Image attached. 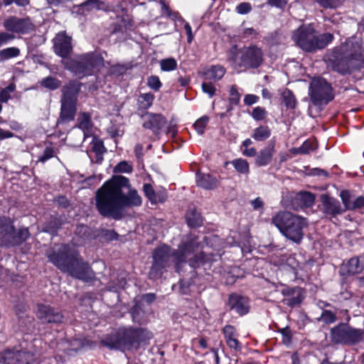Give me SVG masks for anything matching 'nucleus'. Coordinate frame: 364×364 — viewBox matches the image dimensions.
<instances>
[{
    "label": "nucleus",
    "instance_id": "f257e3e1",
    "mask_svg": "<svg viewBox=\"0 0 364 364\" xmlns=\"http://www.w3.org/2000/svg\"><path fill=\"white\" fill-rule=\"evenodd\" d=\"M129 186V179L122 176L105 183L96 193V206L100 214L120 219L125 207L141 205V198L135 189H130L127 196L122 193V188Z\"/></svg>",
    "mask_w": 364,
    "mask_h": 364
},
{
    "label": "nucleus",
    "instance_id": "f03ea898",
    "mask_svg": "<svg viewBox=\"0 0 364 364\" xmlns=\"http://www.w3.org/2000/svg\"><path fill=\"white\" fill-rule=\"evenodd\" d=\"M199 243L196 241V237L190 235L186 241L183 242L178 247L177 252L172 251L167 245H161L157 248L154 254V262L149 272L151 279H156L161 275V269L169 265L171 258L176 263L177 271H178L181 263L188 261L191 267H198L203 259V256L194 255V258L191 256L193 254L195 250L198 247Z\"/></svg>",
    "mask_w": 364,
    "mask_h": 364
},
{
    "label": "nucleus",
    "instance_id": "7ed1b4c3",
    "mask_svg": "<svg viewBox=\"0 0 364 364\" xmlns=\"http://www.w3.org/2000/svg\"><path fill=\"white\" fill-rule=\"evenodd\" d=\"M328 60L333 69L341 73L360 68L364 64L360 39L357 37L349 38L345 44L333 50Z\"/></svg>",
    "mask_w": 364,
    "mask_h": 364
},
{
    "label": "nucleus",
    "instance_id": "20e7f679",
    "mask_svg": "<svg viewBox=\"0 0 364 364\" xmlns=\"http://www.w3.org/2000/svg\"><path fill=\"white\" fill-rule=\"evenodd\" d=\"M49 260L58 269L68 272L77 279L88 281L94 277L90 266L79 259L74 253L70 252L67 245H58L54 247L53 253L48 255Z\"/></svg>",
    "mask_w": 364,
    "mask_h": 364
},
{
    "label": "nucleus",
    "instance_id": "39448f33",
    "mask_svg": "<svg viewBox=\"0 0 364 364\" xmlns=\"http://www.w3.org/2000/svg\"><path fill=\"white\" fill-rule=\"evenodd\" d=\"M151 338V333L144 328H121L117 334L102 341V343L110 349L122 351L138 349Z\"/></svg>",
    "mask_w": 364,
    "mask_h": 364
},
{
    "label": "nucleus",
    "instance_id": "423d86ee",
    "mask_svg": "<svg viewBox=\"0 0 364 364\" xmlns=\"http://www.w3.org/2000/svg\"><path fill=\"white\" fill-rule=\"evenodd\" d=\"M272 223L287 239L299 244L303 237V229L307 225L305 218L289 211H279L272 218Z\"/></svg>",
    "mask_w": 364,
    "mask_h": 364
},
{
    "label": "nucleus",
    "instance_id": "0eeeda50",
    "mask_svg": "<svg viewBox=\"0 0 364 364\" xmlns=\"http://www.w3.org/2000/svg\"><path fill=\"white\" fill-rule=\"evenodd\" d=\"M65 68L75 75L82 77L91 75L103 65L102 57L96 53H87L77 56L75 59L63 60Z\"/></svg>",
    "mask_w": 364,
    "mask_h": 364
},
{
    "label": "nucleus",
    "instance_id": "6e6552de",
    "mask_svg": "<svg viewBox=\"0 0 364 364\" xmlns=\"http://www.w3.org/2000/svg\"><path fill=\"white\" fill-rule=\"evenodd\" d=\"M229 55V63L235 68L242 66L247 68H257L262 61V53L259 48L250 47L243 50L233 48Z\"/></svg>",
    "mask_w": 364,
    "mask_h": 364
},
{
    "label": "nucleus",
    "instance_id": "1a4fd4ad",
    "mask_svg": "<svg viewBox=\"0 0 364 364\" xmlns=\"http://www.w3.org/2000/svg\"><path fill=\"white\" fill-rule=\"evenodd\" d=\"M309 95L314 105L327 104L333 100L332 88L329 83L323 78H314L309 87Z\"/></svg>",
    "mask_w": 364,
    "mask_h": 364
},
{
    "label": "nucleus",
    "instance_id": "9d476101",
    "mask_svg": "<svg viewBox=\"0 0 364 364\" xmlns=\"http://www.w3.org/2000/svg\"><path fill=\"white\" fill-rule=\"evenodd\" d=\"M295 43L302 50L311 52L316 50V33L311 24L302 25L292 35Z\"/></svg>",
    "mask_w": 364,
    "mask_h": 364
},
{
    "label": "nucleus",
    "instance_id": "9b49d317",
    "mask_svg": "<svg viewBox=\"0 0 364 364\" xmlns=\"http://www.w3.org/2000/svg\"><path fill=\"white\" fill-rule=\"evenodd\" d=\"M331 337L337 343L350 344L358 343L363 338L361 330L354 329L346 324H341L331 330Z\"/></svg>",
    "mask_w": 364,
    "mask_h": 364
},
{
    "label": "nucleus",
    "instance_id": "f8f14e48",
    "mask_svg": "<svg viewBox=\"0 0 364 364\" xmlns=\"http://www.w3.org/2000/svg\"><path fill=\"white\" fill-rule=\"evenodd\" d=\"M77 90L69 87L63 88V97L61 100L60 117L62 120L73 119L75 109Z\"/></svg>",
    "mask_w": 364,
    "mask_h": 364
},
{
    "label": "nucleus",
    "instance_id": "ddd939ff",
    "mask_svg": "<svg viewBox=\"0 0 364 364\" xmlns=\"http://www.w3.org/2000/svg\"><path fill=\"white\" fill-rule=\"evenodd\" d=\"M53 48L58 55L66 58L73 50L71 37L64 31L59 32L53 39Z\"/></svg>",
    "mask_w": 364,
    "mask_h": 364
},
{
    "label": "nucleus",
    "instance_id": "4468645a",
    "mask_svg": "<svg viewBox=\"0 0 364 364\" xmlns=\"http://www.w3.org/2000/svg\"><path fill=\"white\" fill-rule=\"evenodd\" d=\"M4 26L9 31L20 33H26L33 28L29 18H18L14 16L6 19Z\"/></svg>",
    "mask_w": 364,
    "mask_h": 364
},
{
    "label": "nucleus",
    "instance_id": "2eb2a0df",
    "mask_svg": "<svg viewBox=\"0 0 364 364\" xmlns=\"http://www.w3.org/2000/svg\"><path fill=\"white\" fill-rule=\"evenodd\" d=\"M37 316L43 323H61L63 315L56 309L44 304L38 305Z\"/></svg>",
    "mask_w": 364,
    "mask_h": 364
},
{
    "label": "nucleus",
    "instance_id": "dca6fc26",
    "mask_svg": "<svg viewBox=\"0 0 364 364\" xmlns=\"http://www.w3.org/2000/svg\"><path fill=\"white\" fill-rule=\"evenodd\" d=\"M229 307L238 315L242 316L249 312V301L246 297L241 295L232 294L229 297Z\"/></svg>",
    "mask_w": 364,
    "mask_h": 364
},
{
    "label": "nucleus",
    "instance_id": "f3484780",
    "mask_svg": "<svg viewBox=\"0 0 364 364\" xmlns=\"http://www.w3.org/2000/svg\"><path fill=\"white\" fill-rule=\"evenodd\" d=\"M31 357L30 353L24 351L6 350L0 355V362L4 364H28V361L21 360V358Z\"/></svg>",
    "mask_w": 364,
    "mask_h": 364
},
{
    "label": "nucleus",
    "instance_id": "a211bd4d",
    "mask_svg": "<svg viewBox=\"0 0 364 364\" xmlns=\"http://www.w3.org/2000/svg\"><path fill=\"white\" fill-rule=\"evenodd\" d=\"M275 143L270 141L269 143L261 149L255 159V164L258 166H265L270 164L275 151Z\"/></svg>",
    "mask_w": 364,
    "mask_h": 364
},
{
    "label": "nucleus",
    "instance_id": "6ab92c4d",
    "mask_svg": "<svg viewBox=\"0 0 364 364\" xmlns=\"http://www.w3.org/2000/svg\"><path fill=\"white\" fill-rule=\"evenodd\" d=\"M165 118L161 114L149 113L144 117V127L156 132L164 127Z\"/></svg>",
    "mask_w": 364,
    "mask_h": 364
},
{
    "label": "nucleus",
    "instance_id": "aec40b11",
    "mask_svg": "<svg viewBox=\"0 0 364 364\" xmlns=\"http://www.w3.org/2000/svg\"><path fill=\"white\" fill-rule=\"evenodd\" d=\"M363 268V261L358 257H353L341 266V272L343 275H354L361 272Z\"/></svg>",
    "mask_w": 364,
    "mask_h": 364
},
{
    "label": "nucleus",
    "instance_id": "412c9836",
    "mask_svg": "<svg viewBox=\"0 0 364 364\" xmlns=\"http://www.w3.org/2000/svg\"><path fill=\"white\" fill-rule=\"evenodd\" d=\"M321 202L323 210L326 213L336 215L339 214L343 211L339 201L333 198L329 197L327 195L321 196Z\"/></svg>",
    "mask_w": 364,
    "mask_h": 364
},
{
    "label": "nucleus",
    "instance_id": "4be33fe9",
    "mask_svg": "<svg viewBox=\"0 0 364 364\" xmlns=\"http://www.w3.org/2000/svg\"><path fill=\"white\" fill-rule=\"evenodd\" d=\"M14 233V228L11 220L6 217L0 218V239L9 242Z\"/></svg>",
    "mask_w": 364,
    "mask_h": 364
},
{
    "label": "nucleus",
    "instance_id": "5701e85b",
    "mask_svg": "<svg viewBox=\"0 0 364 364\" xmlns=\"http://www.w3.org/2000/svg\"><path fill=\"white\" fill-rule=\"evenodd\" d=\"M197 185L205 189H213L218 185V180L208 173H198L196 176Z\"/></svg>",
    "mask_w": 364,
    "mask_h": 364
},
{
    "label": "nucleus",
    "instance_id": "b1692460",
    "mask_svg": "<svg viewBox=\"0 0 364 364\" xmlns=\"http://www.w3.org/2000/svg\"><path fill=\"white\" fill-rule=\"evenodd\" d=\"M78 127L83 132L84 139L91 135L92 124L90 120V114L86 113H82L79 115Z\"/></svg>",
    "mask_w": 364,
    "mask_h": 364
},
{
    "label": "nucleus",
    "instance_id": "393cba45",
    "mask_svg": "<svg viewBox=\"0 0 364 364\" xmlns=\"http://www.w3.org/2000/svg\"><path fill=\"white\" fill-rule=\"evenodd\" d=\"M271 135L270 129L265 126H260L255 129L252 134V137L258 141H262L267 139Z\"/></svg>",
    "mask_w": 364,
    "mask_h": 364
},
{
    "label": "nucleus",
    "instance_id": "a878e982",
    "mask_svg": "<svg viewBox=\"0 0 364 364\" xmlns=\"http://www.w3.org/2000/svg\"><path fill=\"white\" fill-rule=\"evenodd\" d=\"M236 171L240 174L247 175L250 173V166L247 160L240 158L231 161Z\"/></svg>",
    "mask_w": 364,
    "mask_h": 364
},
{
    "label": "nucleus",
    "instance_id": "bb28decb",
    "mask_svg": "<svg viewBox=\"0 0 364 364\" xmlns=\"http://www.w3.org/2000/svg\"><path fill=\"white\" fill-rule=\"evenodd\" d=\"M225 73V69L220 65L212 66L205 73L207 79L220 80Z\"/></svg>",
    "mask_w": 364,
    "mask_h": 364
},
{
    "label": "nucleus",
    "instance_id": "cd10ccee",
    "mask_svg": "<svg viewBox=\"0 0 364 364\" xmlns=\"http://www.w3.org/2000/svg\"><path fill=\"white\" fill-rule=\"evenodd\" d=\"M91 150L95 153L97 161L100 162L102 160V155L105 151L102 141L96 137H92L91 142Z\"/></svg>",
    "mask_w": 364,
    "mask_h": 364
},
{
    "label": "nucleus",
    "instance_id": "c85d7f7f",
    "mask_svg": "<svg viewBox=\"0 0 364 364\" xmlns=\"http://www.w3.org/2000/svg\"><path fill=\"white\" fill-rule=\"evenodd\" d=\"M154 99V95L151 92L141 94L137 100L139 107L143 109H148L151 106Z\"/></svg>",
    "mask_w": 364,
    "mask_h": 364
},
{
    "label": "nucleus",
    "instance_id": "c756f323",
    "mask_svg": "<svg viewBox=\"0 0 364 364\" xmlns=\"http://www.w3.org/2000/svg\"><path fill=\"white\" fill-rule=\"evenodd\" d=\"M20 54V50L16 47H10L0 50V61H4L12 58L17 57Z\"/></svg>",
    "mask_w": 364,
    "mask_h": 364
},
{
    "label": "nucleus",
    "instance_id": "7c9ffc66",
    "mask_svg": "<svg viewBox=\"0 0 364 364\" xmlns=\"http://www.w3.org/2000/svg\"><path fill=\"white\" fill-rule=\"evenodd\" d=\"M186 220L189 226L195 228L202 224L200 215L196 211H188L186 214Z\"/></svg>",
    "mask_w": 364,
    "mask_h": 364
},
{
    "label": "nucleus",
    "instance_id": "2f4dec72",
    "mask_svg": "<svg viewBox=\"0 0 364 364\" xmlns=\"http://www.w3.org/2000/svg\"><path fill=\"white\" fill-rule=\"evenodd\" d=\"M333 36L331 33H323L322 35L316 34V49H321L326 47L329 43L332 41Z\"/></svg>",
    "mask_w": 364,
    "mask_h": 364
},
{
    "label": "nucleus",
    "instance_id": "473e14b6",
    "mask_svg": "<svg viewBox=\"0 0 364 364\" xmlns=\"http://www.w3.org/2000/svg\"><path fill=\"white\" fill-rule=\"evenodd\" d=\"M282 97L287 107L294 109L296 105V98L289 90H286L282 93Z\"/></svg>",
    "mask_w": 364,
    "mask_h": 364
},
{
    "label": "nucleus",
    "instance_id": "72a5a7b5",
    "mask_svg": "<svg viewBox=\"0 0 364 364\" xmlns=\"http://www.w3.org/2000/svg\"><path fill=\"white\" fill-rule=\"evenodd\" d=\"M143 190L146 196L149 199L152 203H156L161 201L158 196L155 193L153 187L149 183H145L143 186Z\"/></svg>",
    "mask_w": 364,
    "mask_h": 364
},
{
    "label": "nucleus",
    "instance_id": "f704fd0d",
    "mask_svg": "<svg viewBox=\"0 0 364 364\" xmlns=\"http://www.w3.org/2000/svg\"><path fill=\"white\" fill-rule=\"evenodd\" d=\"M318 4L324 9H336L341 6L344 0H316Z\"/></svg>",
    "mask_w": 364,
    "mask_h": 364
},
{
    "label": "nucleus",
    "instance_id": "c9c22d12",
    "mask_svg": "<svg viewBox=\"0 0 364 364\" xmlns=\"http://www.w3.org/2000/svg\"><path fill=\"white\" fill-rule=\"evenodd\" d=\"M41 84L42 86L48 89L55 90L60 87V82L57 78L48 77L42 80Z\"/></svg>",
    "mask_w": 364,
    "mask_h": 364
},
{
    "label": "nucleus",
    "instance_id": "e433bc0d",
    "mask_svg": "<svg viewBox=\"0 0 364 364\" xmlns=\"http://www.w3.org/2000/svg\"><path fill=\"white\" fill-rule=\"evenodd\" d=\"M208 122V117L203 116L195 122L194 128L198 134L202 135L204 133Z\"/></svg>",
    "mask_w": 364,
    "mask_h": 364
},
{
    "label": "nucleus",
    "instance_id": "4c0bfd02",
    "mask_svg": "<svg viewBox=\"0 0 364 364\" xmlns=\"http://www.w3.org/2000/svg\"><path fill=\"white\" fill-rule=\"evenodd\" d=\"M299 199L304 206L309 207L314 204L315 197L314 194L309 192H304L299 193Z\"/></svg>",
    "mask_w": 364,
    "mask_h": 364
},
{
    "label": "nucleus",
    "instance_id": "58836bf2",
    "mask_svg": "<svg viewBox=\"0 0 364 364\" xmlns=\"http://www.w3.org/2000/svg\"><path fill=\"white\" fill-rule=\"evenodd\" d=\"M160 66L163 71H171L176 68L177 62L173 58H166L161 60Z\"/></svg>",
    "mask_w": 364,
    "mask_h": 364
},
{
    "label": "nucleus",
    "instance_id": "ea45409f",
    "mask_svg": "<svg viewBox=\"0 0 364 364\" xmlns=\"http://www.w3.org/2000/svg\"><path fill=\"white\" fill-rule=\"evenodd\" d=\"M89 341L80 338H75L70 341V347L71 350H78L85 346H88Z\"/></svg>",
    "mask_w": 364,
    "mask_h": 364
},
{
    "label": "nucleus",
    "instance_id": "a19ab883",
    "mask_svg": "<svg viewBox=\"0 0 364 364\" xmlns=\"http://www.w3.org/2000/svg\"><path fill=\"white\" fill-rule=\"evenodd\" d=\"M29 237V232L27 228H22L19 230L18 232V236L16 238L14 237V234L13 235V237H11L10 242L14 244H18L25 241Z\"/></svg>",
    "mask_w": 364,
    "mask_h": 364
},
{
    "label": "nucleus",
    "instance_id": "79ce46f5",
    "mask_svg": "<svg viewBox=\"0 0 364 364\" xmlns=\"http://www.w3.org/2000/svg\"><path fill=\"white\" fill-rule=\"evenodd\" d=\"M235 336L234 328L229 326V348H232L237 351L240 350V345Z\"/></svg>",
    "mask_w": 364,
    "mask_h": 364
},
{
    "label": "nucleus",
    "instance_id": "37998d69",
    "mask_svg": "<svg viewBox=\"0 0 364 364\" xmlns=\"http://www.w3.org/2000/svg\"><path fill=\"white\" fill-rule=\"evenodd\" d=\"M16 86L11 83L0 92V102H6L10 99V94L15 90Z\"/></svg>",
    "mask_w": 364,
    "mask_h": 364
},
{
    "label": "nucleus",
    "instance_id": "c03bdc74",
    "mask_svg": "<svg viewBox=\"0 0 364 364\" xmlns=\"http://www.w3.org/2000/svg\"><path fill=\"white\" fill-rule=\"evenodd\" d=\"M103 3L97 0H88L82 4V7L87 10L101 9Z\"/></svg>",
    "mask_w": 364,
    "mask_h": 364
},
{
    "label": "nucleus",
    "instance_id": "a18cd8bd",
    "mask_svg": "<svg viewBox=\"0 0 364 364\" xmlns=\"http://www.w3.org/2000/svg\"><path fill=\"white\" fill-rule=\"evenodd\" d=\"M115 173H131L132 166L127 161L119 162L114 168Z\"/></svg>",
    "mask_w": 364,
    "mask_h": 364
},
{
    "label": "nucleus",
    "instance_id": "49530a36",
    "mask_svg": "<svg viewBox=\"0 0 364 364\" xmlns=\"http://www.w3.org/2000/svg\"><path fill=\"white\" fill-rule=\"evenodd\" d=\"M252 117L257 121L262 120L267 115V111L264 108L261 107H257L253 109L252 112Z\"/></svg>",
    "mask_w": 364,
    "mask_h": 364
},
{
    "label": "nucleus",
    "instance_id": "de8ad7c7",
    "mask_svg": "<svg viewBox=\"0 0 364 364\" xmlns=\"http://www.w3.org/2000/svg\"><path fill=\"white\" fill-rule=\"evenodd\" d=\"M302 299L303 297L301 296V292L299 290H298L296 291V295L295 296L285 299L284 302L290 306H294L295 305L299 304Z\"/></svg>",
    "mask_w": 364,
    "mask_h": 364
},
{
    "label": "nucleus",
    "instance_id": "09e8293b",
    "mask_svg": "<svg viewBox=\"0 0 364 364\" xmlns=\"http://www.w3.org/2000/svg\"><path fill=\"white\" fill-rule=\"evenodd\" d=\"M148 86L154 90H158L161 87V83L159 77L152 75L147 80Z\"/></svg>",
    "mask_w": 364,
    "mask_h": 364
},
{
    "label": "nucleus",
    "instance_id": "8fccbe9b",
    "mask_svg": "<svg viewBox=\"0 0 364 364\" xmlns=\"http://www.w3.org/2000/svg\"><path fill=\"white\" fill-rule=\"evenodd\" d=\"M321 318L326 323H332L336 321V316L331 311L326 310L323 311Z\"/></svg>",
    "mask_w": 364,
    "mask_h": 364
},
{
    "label": "nucleus",
    "instance_id": "3c124183",
    "mask_svg": "<svg viewBox=\"0 0 364 364\" xmlns=\"http://www.w3.org/2000/svg\"><path fill=\"white\" fill-rule=\"evenodd\" d=\"M54 151L50 146H47L41 156H39L38 161L45 162L53 156Z\"/></svg>",
    "mask_w": 364,
    "mask_h": 364
},
{
    "label": "nucleus",
    "instance_id": "603ef678",
    "mask_svg": "<svg viewBox=\"0 0 364 364\" xmlns=\"http://www.w3.org/2000/svg\"><path fill=\"white\" fill-rule=\"evenodd\" d=\"M341 198L346 209L352 208V202L350 201V193L348 191H342L341 192Z\"/></svg>",
    "mask_w": 364,
    "mask_h": 364
},
{
    "label": "nucleus",
    "instance_id": "864d4df0",
    "mask_svg": "<svg viewBox=\"0 0 364 364\" xmlns=\"http://www.w3.org/2000/svg\"><path fill=\"white\" fill-rule=\"evenodd\" d=\"M251 5L249 3L243 2L236 7V11L240 14H246L251 11Z\"/></svg>",
    "mask_w": 364,
    "mask_h": 364
},
{
    "label": "nucleus",
    "instance_id": "5fc2aeb1",
    "mask_svg": "<svg viewBox=\"0 0 364 364\" xmlns=\"http://www.w3.org/2000/svg\"><path fill=\"white\" fill-rule=\"evenodd\" d=\"M15 36L13 34L6 33V32H1L0 33V47L6 44L10 41L13 40Z\"/></svg>",
    "mask_w": 364,
    "mask_h": 364
},
{
    "label": "nucleus",
    "instance_id": "6e6d98bb",
    "mask_svg": "<svg viewBox=\"0 0 364 364\" xmlns=\"http://www.w3.org/2000/svg\"><path fill=\"white\" fill-rule=\"evenodd\" d=\"M314 149V144L311 141H306L303 143L299 149V153L308 154L311 150Z\"/></svg>",
    "mask_w": 364,
    "mask_h": 364
},
{
    "label": "nucleus",
    "instance_id": "4d7b16f0",
    "mask_svg": "<svg viewBox=\"0 0 364 364\" xmlns=\"http://www.w3.org/2000/svg\"><path fill=\"white\" fill-rule=\"evenodd\" d=\"M259 101V97L255 95L248 94L244 97V103L246 105L250 106L257 103Z\"/></svg>",
    "mask_w": 364,
    "mask_h": 364
},
{
    "label": "nucleus",
    "instance_id": "13d9d810",
    "mask_svg": "<svg viewBox=\"0 0 364 364\" xmlns=\"http://www.w3.org/2000/svg\"><path fill=\"white\" fill-rule=\"evenodd\" d=\"M203 91L208 94L210 97L213 96L215 92V88L211 83L204 82L202 85Z\"/></svg>",
    "mask_w": 364,
    "mask_h": 364
},
{
    "label": "nucleus",
    "instance_id": "bf43d9fd",
    "mask_svg": "<svg viewBox=\"0 0 364 364\" xmlns=\"http://www.w3.org/2000/svg\"><path fill=\"white\" fill-rule=\"evenodd\" d=\"M250 203L254 210H261L262 211L263 210L264 202L261 198L257 197V198L251 200Z\"/></svg>",
    "mask_w": 364,
    "mask_h": 364
},
{
    "label": "nucleus",
    "instance_id": "052dcab7",
    "mask_svg": "<svg viewBox=\"0 0 364 364\" xmlns=\"http://www.w3.org/2000/svg\"><path fill=\"white\" fill-rule=\"evenodd\" d=\"M229 94L231 96V98L229 99L230 103L237 105L239 102L240 98L239 93L234 88H232Z\"/></svg>",
    "mask_w": 364,
    "mask_h": 364
},
{
    "label": "nucleus",
    "instance_id": "680f3d73",
    "mask_svg": "<svg viewBox=\"0 0 364 364\" xmlns=\"http://www.w3.org/2000/svg\"><path fill=\"white\" fill-rule=\"evenodd\" d=\"M364 206V198L358 197L352 203V208H358Z\"/></svg>",
    "mask_w": 364,
    "mask_h": 364
},
{
    "label": "nucleus",
    "instance_id": "e2e57ef3",
    "mask_svg": "<svg viewBox=\"0 0 364 364\" xmlns=\"http://www.w3.org/2000/svg\"><path fill=\"white\" fill-rule=\"evenodd\" d=\"M242 154L248 157H252L256 156L257 151L255 148H245V149L242 151Z\"/></svg>",
    "mask_w": 364,
    "mask_h": 364
},
{
    "label": "nucleus",
    "instance_id": "0e129e2a",
    "mask_svg": "<svg viewBox=\"0 0 364 364\" xmlns=\"http://www.w3.org/2000/svg\"><path fill=\"white\" fill-rule=\"evenodd\" d=\"M14 136V134L9 131H4L0 128V140H3Z\"/></svg>",
    "mask_w": 364,
    "mask_h": 364
},
{
    "label": "nucleus",
    "instance_id": "69168bd1",
    "mask_svg": "<svg viewBox=\"0 0 364 364\" xmlns=\"http://www.w3.org/2000/svg\"><path fill=\"white\" fill-rule=\"evenodd\" d=\"M185 30L186 31L187 36H188V42L190 43L193 38L192 30L190 24L188 23H186L184 26Z\"/></svg>",
    "mask_w": 364,
    "mask_h": 364
},
{
    "label": "nucleus",
    "instance_id": "338daca9",
    "mask_svg": "<svg viewBox=\"0 0 364 364\" xmlns=\"http://www.w3.org/2000/svg\"><path fill=\"white\" fill-rule=\"evenodd\" d=\"M288 0H269V2L275 6L282 7L287 4Z\"/></svg>",
    "mask_w": 364,
    "mask_h": 364
},
{
    "label": "nucleus",
    "instance_id": "774afa93",
    "mask_svg": "<svg viewBox=\"0 0 364 364\" xmlns=\"http://www.w3.org/2000/svg\"><path fill=\"white\" fill-rule=\"evenodd\" d=\"M132 318H133L134 321L138 322V323L141 322V319L139 317V312H138L136 308H134V309H132Z\"/></svg>",
    "mask_w": 364,
    "mask_h": 364
}]
</instances>
